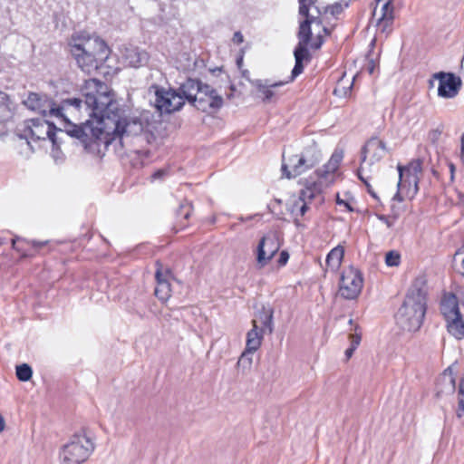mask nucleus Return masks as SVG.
I'll list each match as a JSON object with an SVG mask.
<instances>
[{
	"mask_svg": "<svg viewBox=\"0 0 464 464\" xmlns=\"http://www.w3.org/2000/svg\"><path fill=\"white\" fill-rule=\"evenodd\" d=\"M80 98H70L53 105L52 116L63 125L72 137L81 138L90 130L101 143L109 146L125 136H136L142 132L143 123L136 116L126 114L120 108L114 93L104 82L89 79L85 81Z\"/></svg>",
	"mask_w": 464,
	"mask_h": 464,
	"instance_id": "f257e3e1",
	"label": "nucleus"
},
{
	"mask_svg": "<svg viewBox=\"0 0 464 464\" xmlns=\"http://www.w3.org/2000/svg\"><path fill=\"white\" fill-rule=\"evenodd\" d=\"M343 160L341 152H334L321 169L316 170L314 177H310L299 196H292L287 203V209L296 219L303 217L313 200L322 202L323 191L330 187L336 179V171Z\"/></svg>",
	"mask_w": 464,
	"mask_h": 464,
	"instance_id": "f03ea898",
	"label": "nucleus"
},
{
	"mask_svg": "<svg viewBox=\"0 0 464 464\" xmlns=\"http://www.w3.org/2000/svg\"><path fill=\"white\" fill-rule=\"evenodd\" d=\"M427 279L425 275L419 276L410 286L403 304L399 308L395 320L403 331H418L427 309Z\"/></svg>",
	"mask_w": 464,
	"mask_h": 464,
	"instance_id": "7ed1b4c3",
	"label": "nucleus"
},
{
	"mask_svg": "<svg viewBox=\"0 0 464 464\" xmlns=\"http://www.w3.org/2000/svg\"><path fill=\"white\" fill-rule=\"evenodd\" d=\"M69 47L78 67L88 74L96 72L110 54V49L102 38L86 33L73 34Z\"/></svg>",
	"mask_w": 464,
	"mask_h": 464,
	"instance_id": "20e7f679",
	"label": "nucleus"
},
{
	"mask_svg": "<svg viewBox=\"0 0 464 464\" xmlns=\"http://www.w3.org/2000/svg\"><path fill=\"white\" fill-rule=\"evenodd\" d=\"M16 136L20 141L33 149V142L45 141L49 140L53 146L57 145L56 132L57 129L49 121L42 118L30 119L20 125Z\"/></svg>",
	"mask_w": 464,
	"mask_h": 464,
	"instance_id": "39448f33",
	"label": "nucleus"
},
{
	"mask_svg": "<svg viewBox=\"0 0 464 464\" xmlns=\"http://www.w3.org/2000/svg\"><path fill=\"white\" fill-rule=\"evenodd\" d=\"M399 173V181L397 184L398 191L393 199L401 202L404 198H412L418 193L419 182L422 176V161L413 160L408 165L397 166Z\"/></svg>",
	"mask_w": 464,
	"mask_h": 464,
	"instance_id": "423d86ee",
	"label": "nucleus"
},
{
	"mask_svg": "<svg viewBox=\"0 0 464 464\" xmlns=\"http://www.w3.org/2000/svg\"><path fill=\"white\" fill-rule=\"evenodd\" d=\"M95 444L85 433L72 435L59 451L60 464H82L92 454Z\"/></svg>",
	"mask_w": 464,
	"mask_h": 464,
	"instance_id": "0eeeda50",
	"label": "nucleus"
},
{
	"mask_svg": "<svg viewBox=\"0 0 464 464\" xmlns=\"http://www.w3.org/2000/svg\"><path fill=\"white\" fill-rule=\"evenodd\" d=\"M440 313L447 322L448 332L457 339L464 338V315L456 294L446 293L440 300Z\"/></svg>",
	"mask_w": 464,
	"mask_h": 464,
	"instance_id": "6e6552de",
	"label": "nucleus"
},
{
	"mask_svg": "<svg viewBox=\"0 0 464 464\" xmlns=\"http://www.w3.org/2000/svg\"><path fill=\"white\" fill-rule=\"evenodd\" d=\"M363 286V277L362 272L353 265L343 267L338 294L346 300L356 299L362 292Z\"/></svg>",
	"mask_w": 464,
	"mask_h": 464,
	"instance_id": "1a4fd4ad",
	"label": "nucleus"
},
{
	"mask_svg": "<svg viewBox=\"0 0 464 464\" xmlns=\"http://www.w3.org/2000/svg\"><path fill=\"white\" fill-rule=\"evenodd\" d=\"M320 158L315 150H306L302 154L284 157L282 165L283 174L287 179L295 178L318 163Z\"/></svg>",
	"mask_w": 464,
	"mask_h": 464,
	"instance_id": "9d476101",
	"label": "nucleus"
},
{
	"mask_svg": "<svg viewBox=\"0 0 464 464\" xmlns=\"http://www.w3.org/2000/svg\"><path fill=\"white\" fill-rule=\"evenodd\" d=\"M149 93L154 95V105L161 113H171L180 110L184 105L183 96L174 90L152 85L149 89Z\"/></svg>",
	"mask_w": 464,
	"mask_h": 464,
	"instance_id": "9b49d317",
	"label": "nucleus"
},
{
	"mask_svg": "<svg viewBox=\"0 0 464 464\" xmlns=\"http://www.w3.org/2000/svg\"><path fill=\"white\" fill-rule=\"evenodd\" d=\"M387 149L384 141L378 138L370 139L362 149V163L358 169V177L363 179V174L372 170L375 163H378L386 154Z\"/></svg>",
	"mask_w": 464,
	"mask_h": 464,
	"instance_id": "f8f14e48",
	"label": "nucleus"
},
{
	"mask_svg": "<svg viewBox=\"0 0 464 464\" xmlns=\"http://www.w3.org/2000/svg\"><path fill=\"white\" fill-rule=\"evenodd\" d=\"M223 105V99L209 85L204 84L193 106L204 112H213Z\"/></svg>",
	"mask_w": 464,
	"mask_h": 464,
	"instance_id": "ddd939ff",
	"label": "nucleus"
},
{
	"mask_svg": "<svg viewBox=\"0 0 464 464\" xmlns=\"http://www.w3.org/2000/svg\"><path fill=\"white\" fill-rule=\"evenodd\" d=\"M155 276L157 280L155 295L161 302H167L171 295L170 281L173 279L172 272L163 263H158Z\"/></svg>",
	"mask_w": 464,
	"mask_h": 464,
	"instance_id": "4468645a",
	"label": "nucleus"
},
{
	"mask_svg": "<svg viewBox=\"0 0 464 464\" xmlns=\"http://www.w3.org/2000/svg\"><path fill=\"white\" fill-rule=\"evenodd\" d=\"M376 6L372 12V19L382 32L390 28L393 21V6L392 0H375Z\"/></svg>",
	"mask_w": 464,
	"mask_h": 464,
	"instance_id": "2eb2a0df",
	"label": "nucleus"
},
{
	"mask_svg": "<svg viewBox=\"0 0 464 464\" xmlns=\"http://www.w3.org/2000/svg\"><path fill=\"white\" fill-rule=\"evenodd\" d=\"M439 80L438 95L442 98H454L461 87V79L452 73L440 72L435 75Z\"/></svg>",
	"mask_w": 464,
	"mask_h": 464,
	"instance_id": "dca6fc26",
	"label": "nucleus"
},
{
	"mask_svg": "<svg viewBox=\"0 0 464 464\" xmlns=\"http://www.w3.org/2000/svg\"><path fill=\"white\" fill-rule=\"evenodd\" d=\"M121 63L124 66L139 68L147 64L150 56L149 53L136 46H125L120 50Z\"/></svg>",
	"mask_w": 464,
	"mask_h": 464,
	"instance_id": "f3484780",
	"label": "nucleus"
},
{
	"mask_svg": "<svg viewBox=\"0 0 464 464\" xmlns=\"http://www.w3.org/2000/svg\"><path fill=\"white\" fill-rule=\"evenodd\" d=\"M280 248L279 238L275 233L264 236L257 246L256 261H269Z\"/></svg>",
	"mask_w": 464,
	"mask_h": 464,
	"instance_id": "a211bd4d",
	"label": "nucleus"
},
{
	"mask_svg": "<svg viewBox=\"0 0 464 464\" xmlns=\"http://www.w3.org/2000/svg\"><path fill=\"white\" fill-rule=\"evenodd\" d=\"M24 104L31 111H36L44 116H52V110L54 103L45 95L31 92L24 101Z\"/></svg>",
	"mask_w": 464,
	"mask_h": 464,
	"instance_id": "6ab92c4d",
	"label": "nucleus"
},
{
	"mask_svg": "<svg viewBox=\"0 0 464 464\" xmlns=\"http://www.w3.org/2000/svg\"><path fill=\"white\" fill-rule=\"evenodd\" d=\"M46 241H29L25 238L15 237L12 239L13 248L20 254L23 258L34 257L38 250L46 245Z\"/></svg>",
	"mask_w": 464,
	"mask_h": 464,
	"instance_id": "aec40b11",
	"label": "nucleus"
},
{
	"mask_svg": "<svg viewBox=\"0 0 464 464\" xmlns=\"http://www.w3.org/2000/svg\"><path fill=\"white\" fill-rule=\"evenodd\" d=\"M299 14L306 20L321 24L322 8L316 0H308L299 5Z\"/></svg>",
	"mask_w": 464,
	"mask_h": 464,
	"instance_id": "412c9836",
	"label": "nucleus"
},
{
	"mask_svg": "<svg viewBox=\"0 0 464 464\" xmlns=\"http://www.w3.org/2000/svg\"><path fill=\"white\" fill-rule=\"evenodd\" d=\"M204 84L194 79H188L179 89V93L183 96L184 102L187 100L192 105Z\"/></svg>",
	"mask_w": 464,
	"mask_h": 464,
	"instance_id": "4be33fe9",
	"label": "nucleus"
},
{
	"mask_svg": "<svg viewBox=\"0 0 464 464\" xmlns=\"http://www.w3.org/2000/svg\"><path fill=\"white\" fill-rule=\"evenodd\" d=\"M264 333L263 329H259L257 320H252V328L246 334V348L256 352L262 344Z\"/></svg>",
	"mask_w": 464,
	"mask_h": 464,
	"instance_id": "5701e85b",
	"label": "nucleus"
},
{
	"mask_svg": "<svg viewBox=\"0 0 464 464\" xmlns=\"http://www.w3.org/2000/svg\"><path fill=\"white\" fill-rule=\"evenodd\" d=\"M285 84V82H270L269 81L257 80L255 86L257 92L263 97L264 102H271L276 95V89Z\"/></svg>",
	"mask_w": 464,
	"mask_h": 464,
	"instance_id": "b1692460",
	"label": "nucleus"
},
{
	"mask_svg": "<svg viewBox=\"0 0 464 464\" xmlns=\"http://www.w3.org/2000/svg\"><path fill=\"white\" fill-rule=\"evenodd\" d=\"M15 102L9 94L0 90V123L9 121L14 114Z\"/></svg>",
	"mask_w": 464,
	"mask_h": 464,
	"instance_id": "393cba45",
	"label": "nucleus"
},
{
	"mask_svg": "<svg viewBox=\"0 0 464 464\" xmlns=\"http://www.w3.org/2000/svg\"><path fill=\"white\" fill-rule=\"evenodd\" d=\"M273 310L270 307L263 306L260 311L257 312L256 317L253 320H257V325L260 324L259 329L268 330L269 333L273 332Z\"/></svg>",
	"mask_w": 464,
	"mask_h": 464,
	"instance_id": "a878e982",
	"label": "nucleus"
},
{
	"mask_svg": "<svg viewBox=\"0 0 464 464\" xmlns=\"http://www.w3.org/2000/svg\"><path fill=\"white\" fill-rule=\"evenodd\" d=\"M314 24V22H310L309 20L304 19L300 23L298 38L299 43L295 48H301L302 50H307V46L311 38V24Z\"/></svg>",
	"mask_w": 464,
	"mask_h": 464,
	"instance_id": "bb28decb",
	"label": "nucleus"
},
{
	"mask_svg": "<svg viewBox=\"0 0 464 464\" xmlns=\"http://www.w3.org/2000/svg\"><path fill=\"white\" fill-rule=\"evenodd\" d=\"M295 64L292 70L291 76L285 83L292 82L295 77L302 73L304 70L303 61L308 59V50H302L301 48H295Z\"/></svg>",
	"mask_w": 464,
	"mask_h": 464,
	"instance_id": "cd10ccee",
	"label": "nucleus"
},
{
	"mask_svg": "<svg viewBox=\"0 0 464 464\" xmlns=\"http://www.w3.org/2000/svg\"><path fill=\"white\" fill-rule=\"evenodd\" d=\"M458 408L456 411V416L458 419H461L464 416V377H461L458 386Z\"/></svg>",
	"mask_w": 464,
	"mask_h": 464,
	"instance_id": "c85d7f7f",
	"label": "nucleus"
},
{
	"mask_svg": "<svg viewBox=\"0 0 464 464\" xmlns=\"http://www.w3.org/2000/svg\"><path fill=\"white\" fill-rule=\"evenodd\" d=\"M33 370L27 363L16 366V377L21 382H27L32 378Z\"/></svg>",
	"mask_w": 464,
	"mask_h": 464,
	"instance_id": "c756f323",
	"label": "nucleus"
},
{
	"mask_svg": "<svg viewBox=\"0 0 464 464\" xmlns=\"http://www.w3.org/2000/svg\"><path fill=\"white\" fill-rule=\"evenodd\" d=\"M255 351H248V348H245V351L240 355L237 365L244 369H249L253 362V353Z\"/></svg>",
	"mask_w": 464,
	"mask_h": 464,
	"instance_id": "7c9ffc66",
	"label": "nucleus"
},
{
	"mask_svg": "<svg viewBox=\"0 0 464 464\" xmlns=\"http://www.w3.org/2000/svg\"><path fill=\"white\" fill-rule=\"evenodd\" d=\"M351 0H342L340 3H335L331 6H327L324 9L325 13H330L334 16L339 15L344 8L348 7Z\"/></svg>",
	"mask_w": 464,
	"mask_h": 464,
	"instance_id": "2f4dec72",
	"label": "nucleus"
},
{
	"mask_svg": "<svg viewBox=\"0 0 464 464\" xmlns=\"http://www.w3.org/2000/svg\"><path fill=\"white\" fill-rule=\"evenodd\" d=\"M344 256V249L341 246L333 248L327 255L325 261H342Z\"/></svg>",
	"mask_w": 464,
	"mask_h": 464,
	"instance_id": "473e14b6",
	"label": "nucleus"
},
{
	"mask_svg": "<svg viewBox=\"0 0 464 464\" xmlns=\"http://www.w3.org/2000/svg\"><path fill=\"white\" fill-rule=\"evenodd\" d=\"M440 381L444 383L449 384V392H452L455 390V379L452 375L451 367H449L443 372Z\"/></svg>",
	"mask_w": 464,
	"mask_h": 464,
	"instance_id": "72a5a7b5",
	"label": "nucleus"
},
{
	"mask_svg": "<svg viewBox=\"0 0 464 464\" xmlns=\"http://www.w3.org/2000/svg\"><path fill=\"white\" fill-rule=\"evenodd\" d=\"M353 330H354V333H351L349 334L350 346L354 349H357V347L359 346L361 340H362V333H361V328L358 324L354 325Z\"/></svg>",
	"mask_w": 464,
	"mask_h": 464,
	"instance_id": "f704fd0d",
	"label": "nucleus"
},
{
	"mask_svg": "<svg viewBox=\"0 0 464 464\" xmlns=\"http://www.w3.org/2000/svg\"><path fill=\"white\" fill-rule=\"evenodd\" d=\"M401 258V255L396 250H391L385 254L384 261H398Z\"/></svg>",
	"mask_w": 464,
	"mask_h": 464,
	"instance_id": "c9c22d12",
	"label": "nucleus"
},
{
	"mask_svg": "<svg viewBox=\"0 0 464 464\" xmlns=\"http://www.w3.org/2000/svg\"><path fill=\"white\" fill-rule=\"evenodd\" d=\"M455 294L457 295L459 304H460L462 309H464V287H459Z\"/></svg>",
	"mask_w": 464,
	"mask_h": 464,
	"instance_id": "e433bc0d",
	"label": "nucleus"
},
{
	"mask_svg": "<svg viewBox=\"0 0 464 464\" xmlns=\"http://www.w3.org/2000/svg\"><path fill=\"white\" fill-rule=\"evenodd\" d=\"M454 261L464 262V244L456 251L454 255Z\"/></svg>",
	"mask_w": 464,
	"mask_h": 464,
	"instance_id": "4c0bfd02",
	"label": "nucleus"
},
{
	"mask_svg": "<svg viewBox=\"0 0 464 464\" xmlns=\"http://www.w3.org/2000/svg\"><path fill=\"white\" fill-rule=\"evenodd\" d=\"M244 41V36L240 32H236L233 35V42L237 44H242Z\"/></svg>",
	"mask_w": 464,
	"mask_h": 464,
	"instance_id": "58836bf2",
	"label": "nucleus"
},
{
	"mask_svg": "<svg viewBox=\"0 0 464 464\" xmlns=\"http://www.w3.org/2000/svg\"><path fill=\"white\" fill-rule=\"evenodd\" d=\"M453 269L455 272L464 276V263H454Z\"/></svg>",
	"mask_w": 464,
	"mask_h": 464,
	"instance_id": "ea45409f",
	"label": "nucleus"
},
{
	"mask_svg": "<svg viewBox=\"0 0 464 464\" xmlns=\"http://www.w3.org/2000/svg\"><path fill=\"white\" fill-rule=\"evenodd\" d=\"M336 203L340 206H344L348 209V211L353 210V208L351 207V205L347 201L341 199L339 198V196H337Z\"/></svg>",
	"mask_w": 464,
	"mask_h": 464,
	"instance_id": "a19ab883",
	"label": "nucleus"
},
{
	"mask_svg": "<svg viewBox=\"0 0 464 464\" xmlns=\"http://www.w3.org/2000/svg\"><path fill=\"white\" fill-rule=\"evenodd\" d=\"M288 259H289L288 252L285 251V250H283V251H281L279 258H278L277 261H288Z\"/></svg>",
	"mask_w": 464,
	"mask_h": 464,
	"instance_id": "79ce46f5",
	"label": "nucleus"
},
{
	"mask_svg": "<svg viewBox=\"0 0 464 464\" xmlns=\"http://www.w3.org/2000/svg\"><path fill=\"white\" fill-rule=\"evenodd\" d=\"M367 187V190L368 192L373 197V198H377L376 197V194L372 191V187L371 185L368 183V181L366 180V179L363 177V179H361Z\"/></svg>",
	"mask_w": 464,
	"mask_h": 464,
	"instance_id": "37998d69",
	"label": "nucleus"
},
{
	"mask_svg": "<svg viewBox=\"0 0 464 464\" xmlns=\"http://www.w3.org/2000/svg\"><path fill=\"white\" fill-rule=\"evenodd\" d=\"M355 350L356 349H354L351 346L345 350L344 353H345L346 360H349L353 356Z\"/></svg>",
	"mask_w": 464,
	"mask_h": 464,
	"instance_id": "c03bdc74",
	"label": "nucleus"
},
{
	"mask_svg": "<svg viewBox=\"0 0 464 464\" xmlns=\"http://www.w3.org/2000/svg\"><path fill=\"white\" fill-rule=\"evenodd\" d=\"M374 69H375V65H374V63L372 61H371L367 66V70L369 72L370 74H372L373 72H374Z\"/></svg>",
	"mask_w": 464,
	"mask_h": 464,
	"instance_id": "a18cd8bd",
	"label": "nucleus"
},
{
	"mask_svg": "<svg viewBox=\"0 0 464 464\" xmlns=\"http://www.w3.org/2000/svg\"><path fill=\"white\" fill-rule=\"evenodd\" d=\"M378 218H379L381 221H382L383 223H385L388 227H391V226H392V225H391V223L389 222V219H388V218H387V217L382 216V215H380V216H378Z\"/></svg>",
	"mask_w": 464,
	"mask_h": 464,
	"instance_id": "49530a36",
	"label": "nucleus"
},
{
	"mask_svg": "<svg viewBox=\"0 0 464 464\" xmlns=\"http://www.w3.org/2000/svg\"><path fill=\"white\" fill-rule=\"evenodd\" d=\"M321 45H322V40H321V38H320V37H318L317 42H315L314 44H311V47H312V48H314V49H318V48H320V47H321Z\"/></svg>",
	"mask_w": 464,
	"mask_h": 464,
	"instance_id": "de8ad7c7",
	"label": "nucleus"
},
{
	"mask_svg": "<svg viewBox=\"0 0 464 464\" xmlns=\"http://www.w3.org/2000/svg\"><path fill=\"white\" fill-rule=\"evenodd\" d=\"M130 257L131 258H150V256H149V254L147 252H145L143 255H140V256L132 255Z\"/></svg>",
	"mask_w": 464,
	"mask_h": 464,
	"instance_id": "09e8293b",
	"label": "nucleus"
},
{
	"mask_svg": "<svg viewBox=\"0 0 464 464\" xmlns=\"http://www.w3.org/2000/svg\"><path fill=\"white\" fill-rule=\"evenodd\" d=\"M5 422L3 416L0 414V433L5 430Z\"/></svg>",
	"mask_w": 464,
	"mask_h": 464,
	"instance_id": "8fccbe9b",
	"label": "nucleus"
},
{
	"mask_svg": "<svg viewBox=\"0 0 464 464\" xmlns=\"http://www.w3.org/2000/svg\"><path fill=\"white\" fill-rule=\"evenodd\" d=\"M163 174H164V170H158L153 174L152 178L155 179L161 177Z\"/></svg>",
	"mask_w": 464,
	"mask_h": 464,
	"instance_id": "3c124183",
	"label": "nucleus"
},
{
	"mask_svg": "<svg viewBox=\"0 0 464 464\" xmlns=\"http://www.w3.org/2000/svg\"><path fill=\"white\" fill-rule=\"evenodd\" d=\"M461 154L464 157V134L462 135L461 138Z\"/></svg>",
	"mask_w": 464,
	"mask_h": 464,
	"instance_id": "603ef678",
	"label": "nucleus"
},
{
	"mask_svg": "<svg viewBox=\"0 0 464 464\" xmlns=\"http://www.w3.org/2000/svg\"><path fill=\"white\" fill-rule=\"evenodd\" d=\"M144 249H147V246H139V247H137V248L135 249V252L140 253V252H142V250H144Z\"/></svg>",
	"mask_w": 464,
	"mask_h": 464,
	"instance_id": "864d4df0",
	"label": "nucleus"
},
{
	"mask_svg": "<svg viewBox=\"0 0 464 464\" xmlns=\"http://www.w3.org/2000/svg\"><path fill=\"white\" fill-rule=\"evenodd\" d=\"M388 266H398L400 263H392V262H389V263H386Z\"/></svg>",
	"mask_w": 464,
	"mask_h": 464,
	"instance_id": "5fc2aeb1",
	"label": "nucleus"
},
{
	"mask_svg": "<svg viewBox=\"0 0 464 464\" xmlns=\"http://www.w3.org/2000/svg\"><path fill=\"white\" fill-rule=\"evenodd\" d=\"M461 68L464 71V55H463L462 61H461Z\"/></svg>",
	"mask_w": 464,
	"mask_h": 464,
	"instance_id": "6e6d98bb",
	"label": "nucleus"
},
{
	"mask_svg": "<svg viewBox=\"0 0 464 464\" xmlns=\"http://www.w3.org/2000/svg\"><path fill=\"white\" fill-rule=\"evenodd\" d=\"M450 171L453 172L454 170V166L452 164L450 165Z\"/></svg>",
	"mask_w": 464,
	"mask_h": 464,
	"instance_id": "4d7b16f0",
	"label": "nucleus"
},
{
	"mask_svg": "<svg viewBox=\"0 0 464 464\" xmlns=\"http://www.w3.org/2000/svg\"><path fill=\"white\" fill-rule=\"evenodd\" d=\"M241 63H242V58H240L239 60H237V64H238L239 66H240Z\"/></svg>",
	"mask_w": 464,
	"mask_h": 464,
	"instance_id": "13d9d810",
	"label": "nucleus"
},
{
	"mask_svg": "<svg viewBox=\"0 0 464 464\" xmlns=\"http://www.w3.org/2000/svg\"><path fill=\"white\" fill-rule=\"evenodd\" d=\"M353 319H350V320H349V324H351V325H352V324H353Z\"/></svg>",
	"mask_w": 464,
	"mask_h": 464,
	"instance_id": "bf43d9fd",
	"label": "nucleus"
},
{
	"mask_svg": "<svg viewBox=\"0 0 464 464\" xmlns=\"http://www.w3.org/2000/svg\"><path fill=\"white\" fill-rule=\"evenodd\" d=\"M185 218H188V213H186L185 214Z\"/></svg>",
	"mask_w": 464,
	"mask_h": 464,
	"instance_id": "052dcab7",
	"label": "nucleus"
}]
</instances>
